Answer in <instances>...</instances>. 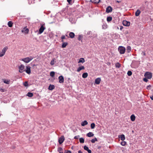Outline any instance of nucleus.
<instances>
[{
	"label": "nucleus",
	"instance_id": "obj_19",
	"mask_svg": "<svg viewBox=\"0 0 153 153\" xmlns=\"http://www.w3.org/2000/svg\"><path fill=\"white\" fill-rule=\"evenodd\" d=\"M88 123L86 120H84L81 123V126H85L88 124Z\"/></svg>",
	"mask_w": 153,
	"mask_h": 153
},
{
	"label": "nucleus",
	"instance_id": "obj_12",
	"mask_svg": "<svg viewBox=\"0 0 153 153\" xmlns=\"http://www.w3.org/2000/svg\"><path fill=\"white\" fill-rule=\"evenodd\" d=\"M101 80V79L100 78H97L95 79V83L97 85L99 84L100 83Z\"/></svg>",
	"mask_w": 153,
	"mask_h": 153
},
{
	"label": "nucleus",
	"instance_id": "obj_48",
	"mask_svg": "<svg viewBox=\"0 0 153 153\" xmlns=\"http://www.w3.org/2000/svg\"><path fill=\"white\" fill-rule=\"evenodd\" d=\"M92 33L91 31H89L87 33V34L88 35H90L92 34Z\"/></svg>",
	"mask_w": 153,
	"mask_h": 153
},
{
	"label": "nucleus",
	"instance_id": "obj_25",
	"mask_svg": "<svg viewBox=\"0 0 153 153\" xmlns=\"http://www.w3.org/2000/svg\"><path fill=\"white\" fill-rule=\"evenodd\" d=\"M85 62V60L83 58H81L79 59V60L78 62V63H79L81 62L83 63L84 62Z\"/></svg>",
	"mask_w": 153,
	"mask_h": 153
},
{
	"label": "nucleus",
	"instance_id": "obj_34",
	"mask_svg": "<svg viewBox=\"0 0 153 153\" xmlns=\"http://www.w3.org/2000/svg\"><path fill=\"white\" fill-rule=\"evenodd\" d=\"M95 125L94 123H92L91 124V129H94L95 127Z\"/></svg>",
	"mask_w": 153,
	"mask_h": 153
},
{
	"label": "nucleus",
	"instance_id": "obj_49",
	"mask_svg": "<svg viewBox=\"0 0 153 153\" xmlns=\"http://www.w3.org/2000/svg\"><path fill=\"white\" fill-rule=\"evenodd\" d=\"M79 137V135H77L76 136H75L74 138V139H78Z\"/></svg>",
	"mask_w": 153,
	"mask_h": 153
},
{
	"label": "nucleus",
	"instance_id": "obj_36",
	"mask_svg": "<svg viewBox=\"0 0 153 153\" xmlns=\"http://www.w3.org/2000/svg\"><path fill=\"white\" fill-rule=\"evenodd\" d=\"M79 141L80 143H83L84 142V140L83 138L81 137L79 138Z\"/></svg>",
	"mask_w": 153,
	"mask_h": 153
},
{
	"label": "nucleus",
	"instance_id": "obj_27",
	"mask_svg": "<svg viewBox=\"0 0 153 153\" xmlns=\"http://www.w3.org/2000/svg\"><path fill=\"white\" fill-rule=\"evenodd\" d=\"M7 25L9 27H11L13 26V23L12 21H10L8 22Z\"/></svg>",
	"mask_w": 153,
	"mask_h": 153
},
{
	"label": "nucleus",
	"instance_id": "obj_17",
	"mask_svg": "<svg viewBox=\"0 0 153 153\" xmlns=\"http://www.w3.org/2000/svg\"><path fill=\"white\" fill-rule=\"evenodd\" d=\"M3 82H4L5 84H9L10 83V80H7L5 79H2Z\"/></svg>",
	"mask_w": 153,
	"mask_h": 153
},
{
	"label": "nucleus",
	"instance_id": "obj_32",
	"mask_svg": "<svg viewBox=\"0 0 153 153\" xmlns=\"http://www.w3.org/2000/svg\"><path fill=\"white\" fill-rule=\"evenodd\" d=\"M116 68H119L121 66V65L119 62L116 63L115 65Z\"/></svg>",
	"mask_w": 153,
	"mask_h": 153
},
{
	"label": "nucleus",
	"instance_id": "obj_43",
	"mask_svg": "<svg viewBox=\"0 0 153 153\" xmlns=\"http://www.w3.org/2000/svg\"><path fill=\"white\" fill-rule=\"evenodd\" d=\"M62 148L61 147H59V148H58V152H61L62 151Z\"/></svg>",
	"mask_w": 153,
	"mask_h": 153
},
{
	"label": "nucleus",
	"instance_id": "obj_44",
	"mask_svg": "<svg viewBox=\"0 0 153 153\" xmlns=\"http://www.w3.org/2000/svg\"><path fill=\"white\" fill-rule=\"evenodd\" d=\"M83 148L84 149L87 151L89 149L88 147L86 146H85Z\"/></svg>",
	"mask_w": 153,
	"mask_h": 153
},
{
	"label": "nucleus",
	"instance_id": "obj_30",
	"mask_svg": "<svg viewBox=\"0 0 153 153\" xmlns=\"http://www.w3.org/2000/svg\"><path fill=\"white\" fill-rule=\"evenodd\" d=\"M26 95L29 97H31L33 96V94L32 93H31L30 92H28L27 93V94Z\"/></svg>",
	"mask_w": 153,
	"mask_h": 153
},
{
	"label": "nucleus",
	"instance_id": "obj_8",
	"mask_svg": "<svg viewBox=\"0 0 153 153\" xmlns=\"http://www.w3.org/2000/svg\"><path fill=\"white\" fill-rule=\"evenodd\" d=\"M59 81V83H62L64 82V78L62 76H60L58 77Z\"/></svg>",
	"mask_w": 153,
	"mask_h": 153
},
{
	"label": "nucleus",
	"instance_id": "obj_14",
	"mask_svg": "<svg viewBox=\"0 0 153 153\" xmlns=\"http://www.w3.org/2000/svg\"><path fill=\"white\" fill-rule=\"evenodd\" d=\"M55 88L54 85L50 84L48 87V89L50 90H52Z\"/></svg>",
	"mask_w": 153,
	"mask_h": 153
},
{
	"label": "nucleus",
	"instance_id": "obj_37",
	"mask_svg": "<svg viewBox=\"0 0 153 153\" xmlns=\"http://www.w3.org/2000/svg\"><path fill=\"white\" fill-rule=\"evenodd\" d=\"M97 141V140L96 137H95L94 139H92L91 140V142L93 143H94L95 142V141Z\"/></svg>",
	"mask_w": 153,
	"mask_h": 153
},
{
	"label": "nucleus",
	"instance_id": "obj_26",
	"mask_svg": "<svg viewBox=\"0 0 153 153\" xmlns=\"http://www.w3.org/2000/svg\"><path fill=\"white\" fill-rule=\"evenodd\" d=\"M100 0H91V1L94 3H98L100 2Z\"/></svg>",
	"mask_w": 153,
	"mask_h": 153
},
{
	"label": "nucleus",
	"instance_id": "obj_62",
	"mask_svg": "<svg viewBox=\"0 0 153 153\" xmlns=\"http://www.w3.org/2000/svg\"><path fill=\"white\" fill-rule=\"evenodd\" d=\"M61 41H62V42H64V41H63V39H62V40Z\"/></svg>",
	"mask_w": 153,
	"mask_h": 153
},
{
	"label": "nucleus",
	"instance_id": "obj_53",
	"mask_svg": "<svg viewBox=\"0 0 153 153\" xmlns=\"http://www.w3.org/2000/svg\"><path fill=\"white\" fill-rule=\"evenodd\" d=\"M65 153H71V152L70 150H68L67 152H65Z\"/></svg>",
	"mask_w": 153,
	"mask_h": 153
},
{
	"label": "nucleus",
	"instance_id": "obj_42",
	"mask_svg": "<svg viewBox=\"0 0 153 153\" xmlns=\"http://www.w3.org/2000/svg\"><path fill=\"white\" fill-rule=\"evenodd\" d=\"M102 28L103 29H105L107 28V25L106 24H104L102 25Z\"/></svg>",
	"mask_w": 153,
	"mask_h": 153
},
{
	"label": "nucleus",
	"instance_id": "obj_10",
	"mask_svg": "<svg viewBox=\"0 0 153 153\" xmlns=\"http://www.w3.org/2000/svg\"><path fill=\"white\" fill-rule=\"evenodd\" d=\"M25 68V66L23 65H21L19 68V72L20 73H22L24 71V69Z\"/></svg>",
	"mask_w": 153,
	"mask_h": 153
},
{
	"label": "nucleus",
	"instance_id": "obj_60",
	"mask_svg": "<svg viewBox=\"0 0 153 153\" xmlns=\"http://www.w3.org/2000/svg\"><path fill=\"white\" fill-rule=\"evenodd\" d=\"M0 90H1V91H2V92L4 91H3L4 90L3 89H1Z\"/></svg>",
	"mask_w": 153,
	"mask_h": 153
},
{
	"label": "nucleus",
	"instance_id": "obj_23",
	"mask_svg": "<svg viewBox=\"0 0 153 153\" xmlns=\"http://www.w3.org/2000/svg\"><path fill=\"white\" fill-rule=\"evenodd\" d=\"M8 49V48L6 46L1 51V52L5 54V53L7 51V50Z\"/></svg>",
	"mask_w": 153,
	"mask_h": 153
},
{
	"label": "nucleus",
	"instance_id": "obj_50",
	"mask_svg": "<svg viewBox=\"0 0 153 153\" xmlns=\"http://www.w3.org/2000/svg\"><path fill=\"white\" fill-rule=\"evenodd\" d=\"M4 54L3 53L1 52L0 53V57L3 56Z\"/></svg>",
	"mask_w": 153,
	"mask_h": 153
},
{
	"label": "nucleus",
	"instance_id": "obj_46",
	"mask_svg": "<svg viewBox=\"0 0 153 153\" xmlns=\"http://www.w3.org/2000/svg\"><path fill=\"white\" fill-rule=\"evenodd\" d=\"M140 9L141 10H144V6L143 5H142L140 7Z\"/></svg>",
	"mask_w": 153,
	"mask_h": 153
},
{
	"label": "nucleus",
	"instance_id": "obj_61",
	"mask_svg": "<svg viewBox=\"0 0 153 153\" xmlns=\"http://www.w3.org/2000/svg\"><path fill=\"white\" fill-rule=\"evenodd\" d=\"M59 153H63V152H59Z\"/></svg>",
	"mask_w": 153,
	"mask_h": 153
},
{
	"label": "nucleus",
	"instance_id": "obj_56",
	"mask_svg": "<svg viewBox=\"0 0 153 153\" xmlns=\"http://www.w3.org/2000/svg\"><path fill=\"white\" fill-rule=\"evenodd\" d=\"M142 54H143V56H145L146 55V53L144 52H142Z\"/></svg>",
	"mask_w": 153,
	"mask_h": 153
},
{
	"label": "nucleus",
	"instance_id": "obj_51",
	"mask_svg": "<svg viewBox=\"0 0 153 153\" xmlns=\"http://www.w3.org/2000/svg\"><path fill=\"white\" fill-rule=\"evenodd\" d=\"M116 3H120V5H122V3H121V1H116Z\"/></svg>",
	"mask_w": 153,
	"mask_h": 153
},
{
	"label": "nucleus",
	"instance_id": "obj_13",
	"mask_svg": "<svg viewBox=\"0 0 153 153\" xmlns=\"http://www.w3.org/2000/svg\"><path fill=\"white\" fill-rule=\"evenodd\" d=\"M85 69V67L83 66H82L79 67L77 69V71L79 72L81 70H83Z\"/></svg>",
	"mask_w": 153,
	"mask_h": 153
},
{
	"label": "nucleus",
	"instance_id": "obj_21",
	"mask_svg": "<svg viewBox=\"0 0 153 153\" xmlns=\"http://www.w3.org/2000/svg\"><path fill=\"white\" fill-rule=\"evenodd\" d=\"M94 135V134L91 132H89L86 134V136L89 137H93Z\"/></svg>",
	"mask_w": 153,
	"mask_h": 153
},
{
	"label": "nucleus",
	"instance_id": "obj_16",
	"mask_svg": "<svg viewBox=\"0 0 153 153\" xmlns=\"http://www.w3.org/2000/svg\"><path fill=\"white\" fill-rule=\"evenodd\" d=\"M69 36L71 38H73L75 36V34L73 32H71L69 33Z\"/></svg>",
	"mask_w": 153,
	"mask_h": 153
},
{
	"label": "nucleus",
	"instance_id": "obj_38",
	"mask_svg": "<svg viewBox=\"0 0 153 153\" xmlns=\"http://www.w3.org/2000/svg\"><path fill=\"white\" fill-rule=\"evenodd\" d=\"M55 75V72L54 71H51L50 73V76L52 77L54 76Z\"/></svg>",
	"mask_w": 153,
	"mask_h": 153
},
{
	"label": "nucleus",
	"instance_id": "obj_24",
	"mask_svg": "<svg viewBox=\"0 0 153 153\" xmlns=\"http://www.w3.org/2000/svg\"><path fill=\"white\" fill-rule=\"evenodd\" d=\"M131 50V48L130 46H128L126 48V52L128 53H129L130 52Z\"/></svg>",
	"mask_w": 153,
	"mask_h": 153
},
{
	"label": "nucleus",
	"instance_id": "obj_58",
	"mask_svg": "<svg viewBox=\"0 0 153 153\" xmlns=\"http://www.w3.org/2000/svg\"><path fill=\"white\" fill-rule=\"evenodd\" d=\"M78 153H83L81 150H79L78 151Z\"/></svg>",
	"mask_w": 153,
	"mask_h": 153
},
{
	"label": "nucleus",
	"instance_id": "obj_6",
	"mask_svg": "<svg viewBox=\"0 0 153 153\" xmlns=\"http://www.w3.org/2000/svg\"><path fill=\"white\" fill-rule=\"evenodd\" d=\"M65 140V138L63 136H62L58 140V142L60 144H62Z\"/></svg>",
	"mask_w": 153,
	"mask_h": 153
},
{
	"label": "nucleus",
	"instance_id": "obj_28",
	"mask_svg": "<svg viewBox=\"0 0 153 153\" xmlns=\"http://www.w3.org/2000/svg\"><path fill=\"white\" fill-rule=\"evenodd\" d=\"M83 38V36L82 35H79L78 38V40L79 41L82 42V39Z\"/></svg>",
	"mask_w": 153,
	"mask_h": 153
},
{
	"label": "nucleus",
	"instance_id": "obj_9",
	"mask_svg": "<svg viewBox=\"0 0 153 153\" xmlns=\"http://www.w3.org/2000/svg\"><path fill=\"white\" fill-rule=\"evenodd\" d=\"M112 8L110 6H108L106 8V12L107 13H109L112 11Z\"/></svg>",
	"mask_w": 153,
	"mask_h": 153
},
{
	"label": "nucleus",
	"instance_id": "obj_1",
	"mask_svg": "<svg viewBox=\"0 0 153 153\" xmlns=\"http://www.w3.org/2000/svg\"><path fill=\"white\" fill-rule=\"evenodd\" d=\"M33 58L30 56L29 57L25 58L22 59V60L23 61L26 63H28L33 59Z\"/></svg>",
	"mask_w": 153,
	"mask_h": 153
},
{
	"label": "nucleus",
	"instance_id": "obj_33",
	"mask_svg": "<svg viewBox=\"0 0 153 153\" xmlns=\"http://www.w3.org/2000/svg\"><path fill=\"white\" fill-rule=\"evenodd\" d=\"M55 60V59L54 58L51 61L50 64L51 65H53L54 64Z\"/></svg>",
	"mask_w": 153,
	"mask_h": 153
},
{
	"label": "nucleus",
	"instance_id": "obj_35",
	"mask_svg": "<svg viewBox=\"0 0 153 153\" xmlns=\"http://www.w3.org/2000/svg\"><path fill=\"white\" fill-rule=\"evenodd\" d=\"M112 19V18L111 16H108L107 18V20L108 22H110Z\"/></svg>",
	"mask_w": 153,
	"mask_h": 153
},
{
	"label": "nucleus",
	"instance_id": "obj_11",
	"mask_svg": "<svg viewBox=\"0 0 153 153\" xmlns=\"http://www.w3.org/2000/svg\"><path fill=\"white\" fill-rule=\"evenodd\" d=\"M29 31V29L26 27H24L22 30V33H24L25 34H27L28 33Z\"/></svg>",
	"mask_w": 153,
	"mask_h": 153
},
{
	"label": "nucleus",
	"instance_id": "obj_39",
	"mask_svg": "<svg viewBox=\"0 0 153 153\" xmlns=\"http://www.w3.org/2000/svg\"><path fill=\"white\" fill-rule=\"evenodd\" d=\"M127 74L129 76H130L132 74V72L131 71H128L127 72Z\"/></svg>",
	"mask_w": 153,
	"mask_h": 153
},
{
	"label": "nucleus",
	"instance_id": "obj_3",
	"mask_svg": "<svg viewBox=\"0 0 153 153\" xmlns=\"http://www.w3.org/2000/svg\"><path fill=\"white\" fill-rule=\"evenodd\" d=\"M144 76L148 79H151L152 77V74L149 72H146L144 74Z\"/></svg>",
	"mask_w": 153,
	"mask_h": 153
},
{
	"label": "nucleus",
	"instance_id": "obj_40",
	"mask_svg": "<svg viewBox=\"0 0 153 153\" xmlns=\"http://www.w3.org/2000/svg\"><path fill=\"white\" fill-rule=\"evenodd\" d=\"M122 141L121 143V144L122 146H124L126 145V141Z\"/></svg>",
	"mask_w": 153,
	"mask_h": 153
},
{
	"label": "nucleus",
	"instance_id": "obj_54",
	"mask_svg": "<svg viewBox=\"0 0 153 153\" xmlns=\"http://www.w3.org/2000/svg\"><path fill=\"white\" fill-rule=\"evenodd\" d=\"M87 151L88 153H91V151L90 149H88Z\"/></svg>",
	"mask_w": 153,
	"mask_h": 153
},
{
	"label": "nucleus",
	"instance_id": "obj_7",
	"mask_svg": "<svg viewBox=\"0 0 153 153\" xmlns=\"http://www.w3.org/2000/svg\"><path fill=\"white\" fill-rule=\"evenodd\" d=\"M130 23L126 20H123V24L124 26H128L130 25Z\"/></svg>",
	"mask_w": 153,
	"mask_h": 153
},
{
	"label": "nucleus",
	"instance_id": "obj_22",
	"mask_svg": "<svg viewBox=\"0 0 153 153\" xmlns=\"http://www.w3.org/2000/svg\"><path fill=\"white\" fill-rule=\"evenodd\" d=\"M97 36V34L95 33H92V34L89 37L91 38H95Z\"/></svg>",
	"mask_w": 153,
	"mask_h": 153
},
{
	"label": "nucleus",
	"instance_id": "obj_15",
	"mask_svg": "<svg viewBox=\"0 0 153 153\" xmlns=\"http://www.w3.org/2000/svg\"><path fill=\"white\" fill-rule=\"evenodd\" d=\"M141 13V11L140 10L138 9L135 13V15L136 16H138Z\"/></svg>",
	"mask_w": 153,
	"mask_h": 153
},
{
	"label": "nucleus",
	"instance_id": "obj_47",
	"mask_svg": "<svg viewBox=\"0 0 153 153\" xmlns=\"http://www.w3.org/2000/svg\"><path fill=\"white\" fill-rule=\"evenodd\" d=\"M148 79H147V78H146L145 77V78L143 79V80L144 82H147L148 81Z\"/></svg>",
	"mask_w": 153,
	"mask_h": 153
},
{
	"label": "nucleus",
	"instance_id": "obj_59",
	"mask_svg": "<svg viewBox=\"0 0 153 153\" xmlns=\"http://www.w3.org/2000/svg\"><path fill=\"white\" fill-rule=\"evenodd\" d=\"M150 98L152 100H153V96L152 97H150Z\"/></svg>",
	"mask_w": 153,
	"mask_h": 153
},
{
	"label": "nucleus",
	"instance_id": "obj_57",
	"mask_svg": "<svg viewBox=\"0 0 153 153\" xmlns=\"http://www.w3.org/2000/svg\"><path fill=\"white\" fill-rule=\"evenodd\" d=\"M123 28V26H120V30H122Z\"/></svg>",
	"mask_w": 153,
	"mask_h": 153
},
{
	"label": "nucleus",
	"instance_id": "obj_55",
	"mask_svg": "<svg viewBox=\"0 0 153 153\" xmlns=\"http://www.w3.org/2000/svg\"><path fill=\"white\" fill-rule=\"evenodd\" d=\"M72 0H67V1L69 4H70Z\"/></svg>",
	"mask_w": 153,
	"mask_h": 153
},
{
	"label": "nucleus",
	"instance_id": "obj_41",
	"mask_svg": "<svg viewBox=\"0 0 153 153\" xmlns=\"http://www.w3.org/2000/svg\"><path fill=\"white\" fill-rule=\"evenodd\" d=\"M23 84L25 87H27L28 86V82L27 81L25 82Z\"/></svg>",
	"mask_w": 153,
	"mask_h": 153
},
{
	"label": "nucleus",
	"instance_id": "obj_4",
	"mask_svg": "<svg viewBox=\"0 0 153 153\" xmlns=\"http://www.w3.org/2000/svg\"><path fill=\"white\" fill-rule=\"evenodd\" d=\"M45 24L43 23L41 24V26L39 29L38 32V33L39 34H41L43 32L44 30L45 29V27L44 26Z\"/></svg>",
	"mask_w": 153,
	"mask_h": 153
},
{
	"label": "nucleus",
	"instance_id": "obj_31",
	"mask_svg": "<svg viewBox=\"0 0 153 153\" xmlns=\"http://www.w3.org/2000/svg\"><path fill=\"white\" fill-rule=\"evenodd\" d=\"M68 45V43L67 42H63L62 45V48H65L66 46Z\"/></svg>",
	"mask_w": 153,
	"mask_h": 153
},
{
	"label": "nucleus",
	"instance_id": "obj_29",
	"mask_svg": "<svg viewBox=\"0 0 153 153\" xmlns=\"http://www.w3.org/2000/svg\"><path fill=\"white\" fill-rule=\"evenodd\" d=\"M88 76V74L87 73H84L82 75V77L83 78H86Z\"/></svg>",
	"mask_w": 153,
	"mask_h": 153
},
{
	"label": "nucleus",
	"instance_id": "obj_52",
	"mask_svg": "<svg viewBox=\"0 0 153 153\" xmlns=\"http://www.w3.org/2000/svg\"><path fill=\"white\" fill-rule=\"evenodd\" d=\"M61 38L62 39H65V36L64 35H62L61 37Z\"/></svg>",
	"mask_w": 153,
	"mask_h": 153
},
{
	"label": "nucleus",
	"instance_id": "obj_20",
	"mask_svg": "<svg viewBox=\"0 0 153 153\" xmlns=\"http://www.w3.org/2000/svg\"><path fill=\"white\" fill-rule=\"evenodd\" d=\"M130 119L132 121H134L135 120V117L134 114H132L130 117Z\"/></svg>",
	"mask_w": 153,
	"mask_h": 153
},
{
	"label": "nucleus",
	"instance_id": "obj_5",
	"mask_svg": "<svg viewBox=\"0 0 153 153\" xmlns=\"http://www.w3.org/2000/svg\"><path fill=\"white\" fill-rule=\"evenodd\" d=\"M30 67L29 66H27L26 67V69L24 70L28 74H30L31 73Z\"/></svg>",
	"mask_w": 153,
	"mask_h": 153
},
{
	"label": "nucleus",
	"instance_id": "obj_45",
	"mask_svg": "<svg viewBox=\"0 0 153 153\" xmlns=\"http://www.w3.org/2000/svg\"><path fill=\"white\" fill-rule=\"evenodd\" d=\"M151 85H149L146 88L148 90H150L151 89Z\"/></svg>",
	"mask_w": 153,
	"mask_h": 153
},
{
	"label": "nucleus",
	"instance_id": "obj_2",
	"mask_svg": "<svg viewBox=\"0 0 153 153\" xmlns=\"http://www.w3.org/2000/svg\"><path fill=\"white\" fill-rule=\"evenodd\" d=\"M118 50L120 54H123L125 53L126 49L124 47L121 46L119 47Z\"/></svg>",
	"mask_w": 153,
	"mask_h": 153
},
{
	"label": "nucleus",
	"instance_id": "obj_18",
	"mask_svg": "<svg viewBox=\"0 0 153 153\" xmlns=\"http://www.w3.org/2000/svg\"><path fill=\"white\" fill-rule=\"evenodd\" d=\"M119 138H120L121 140L122 141H124L125 139V136L123 134L120 135Z\"/></svg>",
	"mask_w": 153,
	"mask_h": 153
}]
</instances>
